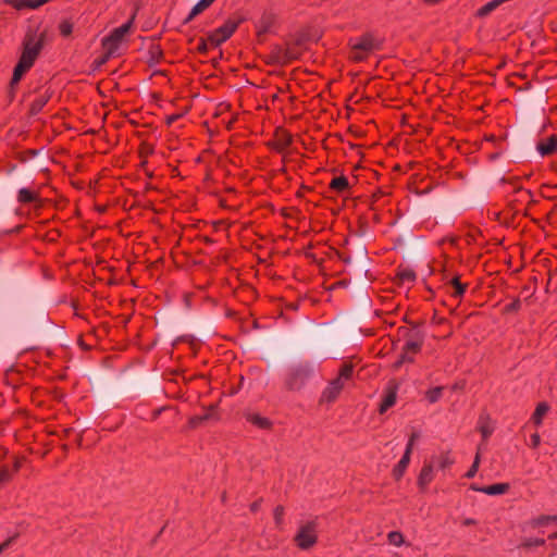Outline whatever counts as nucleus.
I'll return each mask as SVG.
<instances>
[{"mask_svg":"<svg viewBox=\"0 0 557 557\" xmlns=\"http://www.w3.org/2000/svg\"><path fill=\"white\" fill-rule=\"evenodd\" d=\"M399 278L403 283H411L414 281L416 275L411 270H403L399 272Z\"/></svg>","mask_w":557,"mask_h":557,"instance_id":"473e14b6","label":"nucleus"},{"mask_svg":"<svg viewBox=\"0 0 557 557\" xmlns=\"http://www.w3.org/2000/svg\"><path fill=\"white\" fill-rule=\"evenodd\" d=\"M177 119V115H171L168 117V124L173 123Z\"/></svg>","mask_w":557,"mask_h":557,"instance_id":"c03bdc74","label":"nucleus"},{"mask_svg":"<svg viewBox=\"0 0 557 557\" xmlns=\"http://www.w3.org/2000/svg\"><path fill=\"white\" fill-rule=\"evenodd\" d=\"M215 0H200L198 1L193 9L190 10L187 17L184 20L185 24L191 22L198 14L202 13L206 9H208Z\"/></svg>","mask_w":557,"mask_h":557,"instance_id":"4468645a","label":"nucleus"},{"mask_svg":"<svg viewBox=\"0 0 557 557\" xmlns=\"http://www.w3.org/2000/svg\"><path fill=\"white\" fill-rule=\"evenodd\" d=\"M286 55L284 47L274 46L270 51L269 62L280 65L286 64L288 63V57Z\"/></svg>","mask_w":557,"mask_h":557,"instance_id":"f8f14e48","label":"nucleus"},{"mask_svg":"<svg viewBox=\"0 0 557 557\" xmlns=\"http://www.w3.org/2000/svg\"><path fill=\"white\" fill-rule=\"evenodd\" d=\"M471 488L476 492H481L487 495H502L508 490V485L504 483H497L484 487L471 485Z\"/></svg>","mask_w":557,"mask_h":557,"instance_id":"ddd939ff","label":"nucleus"},{"mask_svg":"<svg viewBox=\"0 0 557 557\" xmlns=\"http://www.w3.org/2000/svg\"><path fill=\"white\" fill-rule=\"evenodd\" d=\"M451 284H453V287H454V292L451 293V295L454 297H460L463 295L465 290H466V285H463L462 283H460L459 278L458 277H454L451 280Z\"/></svg>","mask_w":557,"mask_h":557,"instance_id":"c85d7f7f","label":"nucleus"},{"mask_svg":"<svg viewBox=\"0 0 557 557\" xmlns=\"http://www.w3.org/2000/svg\"><path fill=\"white\" fill-rule=\"evenodd\" d=\"M545 541L543 539H528L523 542L524 547L542 546Z\"/></svg>","mask_w":557,"mask_h":557,"instance_id":"c9c22d12","label":"nucleus"},{"mask_svg":"<svg viewBox=\"0 0 557 557\" xmlns=\"http://www.w3.org/2000/svg\"><path fill=\"white\" fill-rule=\"evenodd\" d=\"M349 59L355 62L364 61L371 53L379 50L382 46L380 38L371 33H367L360 37L351 38L348 42Z\"/></svg>","mask_w":557,"mask_h":557,"instance_id":"f03ea898","label":"nucleus"},{"mask_svg":"<svg viewBox=\"0 0 557 557\" xmlns=\"http://www.w3.org/2000/svg\"><path fill=\"white\" fill-rule=\"evenodd\" d=\"M521 307V301L519 299H515L512 302L508 304L505 307L506 312L518 311Z\"/></svg>","mask_w":557,"mask_h":557,"instance_id":"e433bc0d","label":"nucleus"},{"mask_svg":"<svg viewBox=\"0 0 557 557\" xmlns=\"http://www.w3.org/2000/svg\"><path fill=\"white\" fill-rule=\"evenodd\" d=\"M330 188L336 193L343 194L349 188V182L345 176H336L330 183Z\"/></svg>","mask_w":557,"mask_h":557,"instance_id":"aec40b11","label":"nucleus"},{"mask_svg":"<svg viewBox=\"0 0 557 557\" xmlns=\"http://www.w3.org/2000/svg\"><path fill=\"white\" fill-rule=\"evenodd\" d=\"M59 30L63 37H67L73 32V24L70 21H62L59 25Z\"/></svg>","mask_w":557,"mask_h":557,"instance_id":"7c9ffc66","label":"nucleus"},{"mask_svg":"<svg viewBox=\"0 0 557 557\" xmlns=\"http://www.w3.org/2000/svg\"><path fill=\"white\" fill-rule=\"evenodd\" d=\"M18 467H20V463L16 461V462H15V470H17V469H18Z\"/></svg>","mask_w":557,"mask_h":557,"instance_id":"de8ad7c7","label":"nucleus"},{"mask_svg":"<svg viewBox=\"0 0 557 557\" xmlns=\"http://www.w3.org/2000/svg\"><path fill=\"white\" fill-rule=\"evenodd\" d=\"M443 387H434L426 392L425 397L429 403L434 404L442 397Z\"/></svg>","mask_w":557,"mask_h":557,"instance_id":"a878e982","label":"nucleus"},{"mask_svg":"<svg viewBox=\"0 0 557 557\" xmlns=\"http://www.w3.org/2000/svg\"><path fill=\"white\" fill-rule=\"evenodd\" d=\"M479 431L483 440H487L494 431V425L487 417L481 416L479 419Z\"/></svg>","mask_w":557,"mask_h":557,"instance_id":"412c9836","label":"nucleus"},{"mask_svg":"<svg viewBox=\"0 0 557 557\" xmlns=\"http://www.w3.org/2000/svg\"><path fill=\"white\" fill-rule=\"evenodd\" d=\"M296 545L301 549H308L317 543V524L313 521L302 524L295 535Z\"/></svg>","mask_w":557,"mask_h":557,"instance_id":"423d86ee","label":"nucleus"},{"mask_svg":"<svg viewBox=\"0 0 557 557\" xmlns=\"http://www.w3.org/2000/svg\"><path fill=\"white\" fill-rule=\"evenodd\" d=\"M245 418L249 423L261 430H268L272 426V422L268 418L259 414L258 412L249 411L245 413Z\"/></svg>","mask_w":557,"mask_h":557,"instance_id":"9d476101","label":"nucleus"},{"mask_svg":"<svg viewBox=\"0 0 557 557\" xmlns=\"http://www.w3.org/2000/svg\"><path fill=\"white\" fill-rule=\"evenodd\" d=\"M275 23V17L271 13H264L258 21L256 27L258 35L267 34L271 30Z\"/></svg>","mask_w":557,"mask_h":557,"instance_id":"9b49d317","label":"nucleus"},{"mask_svg":"<svg viewBox=\"0 0 557 557\" xmlns=\"http://www.w3.org/2000/svg\"><path fill=\"white\" fill-rule=\"evenodd\" d=\"M238 27V22L227 21L224 25L216 28L209 35V41L211 45L218 47L226 41Z\"/></svg>","mask_w":557,"mask_h":557,"instance_id":"0eeeda50","label":"nucleus"},{"mask_svg":"<svg viewBox=\"0 0 557 557\" xmlns=\"http://www.w3.org/2000/svg\"><path fill=\"white\" fill-rule=\"evenodd\" d=\"M541 444V437L537 433L531 435V446L536 448Z\"/></svg>","mask_w":557,"mask_h":557,"instance_id":"a19ab883","label":"nucleus"},{"mask_svg":"<svg viewBox=\"0 0 557 557\" xmlns=\"http://www.w3.org/2000/svg\"><path fill=\"white\" fill-rule=\"evenodd\" d=\"M508 0H492L490 2H487L486 4H484L483 7H481L476 13H475V16L478 17H485L487 16L488 14H491L493 11H495L499 5H502L503 3L507 2Z\"/></svg>","mask_w":557,"mask_h":557,"instance_id":"a211bd4d","label":"nucleus"},{"mask_svg":"<svg viewBox=\"0 0 557 557\" xmlns=\"http://www.w3.org/2000/svg\"><path fill=\"white\" fill-rule=\"evenodd\" d=\"M285 53L288 57V62L298 58V52L290 46L284 47Z\"/></svg>","mask_w":557,"mask_h":557,"instance_id":"4c0bfd02","label":"nucleus"},{"mask_svg":"<svg viewBox=\"0 0 557 557\" xmlns=\"http://www.w3.org/2000/svg\"><path fill=\"white\" fill-rule=\"evenodd\" d=\"M352 373V366L347 363L344 364L339 369L337 377L330 381L326 387L322 391L319 398V404L321 406H330L331 404H333L341 395L346 383L351 380Z\"/></svg>","mask_w":557,"mask_h":557,"instance_id":"7ed1b4c3","label":"nucleus"},{"mask_svg":"<svg viewBox=\"0 0 557 557\" xmlns=\"http://www.w3.org/2000/svg\"><path fill=\"white\" fill-rule=\"evenodd\" d=\"M48 2V0H30L29 9H37Z\"/></svg>","mask_w":557,"mask_h":557,"instance_id":"79ce46f5","label":"nucleus"},{"mask_svg":"<svg viewBox=\"0 0 557 557\" xmlns=\"http://www.w3.org/2000/svg\"><path fill=\"white\" fill-rule=\"evenodd\" d=\"M134 20L135 14L132 15L128 22L114 28L108 37L103 38L102 46L109 57L113 55L117 51L124 37L128 34Z\"/></svg>","mask_w":557,"mask_h":557,"instance_id":"39448f33","label":"nucleus"},{"mask_svg":"<svg viewBox=\"0 0 557 557\" xmlns=\"http://www.w3.org/2000/svg\"><path fill=\"white\" fill-rule=\"evenodd\" d=\"M549 410V406L546 404V403H540L533 414H532V422L536 425V426H540L543 422V418L546 416V413L548 412Z\"/></svg>","mask_w":557,"mask_h":557,"instance_id":"6ab92c4d","label":"nucleus"},{"mask_svg":"<svg viewBox=\"0 0 557 557\" xmlns=\"http://www.w3.org/2000/svg\"><path fill=\"white\" fill-rule=\"evenodd\" d=\"M410 457H411V455H407L406 453H404L401 459L395 466V468L393 470V474L396 480H399L404 475V473L410 462Z\"/></svg>","mask_w":557,"mask_h":557,"instance_id":"4be33fe9","label":"nucleus"},{"mask_svg":"<svg viewBox=\"0 0 557 557\" xmlns=\"http://www.w3.org/2000/svg\"><path fill=\"white\" fill-rule=\"evenodd\" d=\"M476 521L474 519H471V518H467L463 520V525H472V524H475Z\"/></svg>","mask_w":557,"mask_h":557,"instance_id":"37998d69","label":"nucleus"},{"mask_svg":"<svg viewBox=\"0 0 557 557\" xmlns=\"http://www.w3.org/2000/svg\"><path fill=\"white\" fill-rule=\"evenodd\" d=\"M434 467L433 463L425 461L418 476V486L421 490H425L428 485L434 480Z\"/></svg>","mask_w":557,"mask_h":557,"instance_id":"1a4fd4ad","label":"nucleus"},{"mask_svg":"<svg viewBox=\"0 0 557 557\" xmlns=\"http://www.w3.org/2000/svg\"><path fill=\"white\" fill-rule=\"evenodd\" d=\"M50 98V95L48 91H45L44 94H40L36 97V99L33 101L30 107V112L33 114H37L41 111V109L46 106Z\"/></svg>","mask_w":557,"mask_h":557,"instance_id":"5701e85b","label":"nucleus"},{"mask_svg":"<svg viewBox=\"0 0 557 557\" xmlns=\"http://www.w3.org/2000/svg\"><path fill=\"white\" fill-rule=\"evenodd\" d=\"M313 375L310 363H299L290 367L284 377V385L288 391L297 392L304 388Z\"/></svg>","mask_w":557,"mask_h":557,"instance_id":"20e7f679","label":"nucleus"},{"mask_svg":"<svg viewBox=\"0 0 557 557\" xmlns=\"http://www.w3.org/2000/svg\"><path fill=\"white\" fill-rule=\"evenodd\" d=\"M257 508H258V504H257V503H255V504H252V505H251V510H252V511L257 510Z\"/></svg>","mask_w":557,"mask_h":557,"instance_id":"49530a36","label":"nucleus"},{"mask_svg":"<svg viewBox=\"0 0 557 557\" xmlns=\"http://www.w3.org/2000/svg\"><path fill=\"white\" fill-rule=\"evenodd\" d=\"M212 411H208L207 413L202 416H195L189 419V425L190 428H196L200 425L203 421L211 419Z\"/></svg>","mask_w":557,"mask_h":557,"instance_id":"cd10ccee","label":"nucleus"},{"mask_svg":"<svg viewBox=\"0 0 557 557\" xmlns=\"http://www.w3.org/2000/svg\"><path fill=\"white\" fill-rule=\"evenodd\" d=\"M420 347H421V345L418 342H414V341L407 342L404 346V354H403L401 359L398 362V364L404 361H412L411 355L417 354L420 350Z\"/></svg>","mask_w":557,"mask_h":557,"instance_id":"dca6fc26","label":"nucleus"},{"mask_svg":"<svg viewBox=\"0 0 557 557\" xmlns=\"http://www.w3.org/2000/svg\"><path fill=\"white\" fill-rule=\"evenodd\" d=\"M15 537L16 536H11L9 539H7L4 542H2L0 544V555L7 549L10 547V545L15 541Z\"/></svg>","mask_w":557,"mask_h":557,"instance_id":"ea45409f","label":"nucleus"},{"mask_svg":"<svg viewBox=\"0 0 557 557\" xmlns=\"http://www.w3.org/2000/svg\"><path fill=\"white\" fill-rule=\"evenodd\" d=\"M479 465H480V454L476 453L472 466L470 467V469L466 473V478H468V479L473 478L476 474V472H478Z\"/></svg>","mask_w":557,"mask_h":557,"instance_id":"2f4dec72","label":"nucleus"},{"mask_svg":"<svg viewBox=\"0 0 557 557\" xmlns=\"http://www.w3.org/2000/svg\"><path fill=\"white\" fill-rule=\"evenodd\" d=\"M549 522H557V516H540L532 520V527H541L545 525Z\"/></svg>","mask_w":557,"mask_h":557,"instance_id":"bb28decb","label":"nucleus"},{"mask_svg":"<svg viewBox=\"0 0 557 557\" xmlns=\"http://www.w3.org/2000/svg\"><path fill=\"white\" fill-rule=\"evenodd\" d=\"M397 399V392L395 388H389L387 393L384 395L382 403L380 405V413L386 412L391 407H393Z\"/></svg>","mask_w":557,"mask_h":557,"instance_id":"f3484780","label":"nucleus"},{"mask_svg":"<svg viewBox=\"0 0 557 557\" xmlns=\"http://www.w3.org/2000/svg\"><path fill=\"white\" fill-rule=\"evenodd\" d=\"M557 149V139L552 136L537 144V151L541 156L552 154Z\"/></svg>","mask_w":557,"mask_h":557,"instance_id":"2eb2a0df","label":"nucleus"},{"mask_svg":"<svg viewBox=\"0 0 557 557\" xmlns=\"http://www.w3.org/2000/svg\"><path fill=\"white\" fill-rule=\"evenodd\" d=\"M419 437H420V434L418 432L411 433V435L409 436L406 449H405V453L407 455H411L413 445H414L416 441L419 440Z\"/></svg>","mask_w":557,"mask_h":557,"instance_id":"72a5a7b5","label":"nucleus"},{"mask_svg":"<svg viewBox=\"0 0 557 557\" xmlns=\"http://www.w3.org/2000/svg\"><path fill=\"white\" fill-rule=\"evenodd\" d=\"M283 516H284V508L282 506H277L274 509V520L278 528L283 524Z\"/></svg>","mask_w":557,"mask_h":557,"instance_id":"f704fd0d","label":"nucleus"},{"mask_svg":"<svg viewBox=\"0 0 557 557\" xmlns=\"http://www.w3.org/2000/svg\"><path fill=\"white\" fill-rule=\"evenodd\" d=\"M387 540H388L389 544L397 546V547L401 546L405 543L403 533H400L398 531L389 532L387 534Z\"/></svg>","mask_w":557,"mask_h":557,"instance_id":"393cba45","label":"nucleus"},{"mask_svg":"<svg viewBox=\"0 0 557 557\" xmlns=\"http://www.w3.org/2000/svg\"><path fill=\"white\" fill-rule=\"evenodd\" d=\"M11 479V474L7 468L0 470V485L8 482Z\"/></svg>","mask_w":557,"mask_h":557,"instance_id":"58836bf2","label":"nucleus"},{"mask_svg":"<svg viewBox=\"0 0 557 557\" xmlns=\"http://www.w3.org/2000/svg\"><path fill=\"white\" fill-rule=\"evenodd\" d=\"M4 3L16 10L29 9L30 0H4Z\"/></svg>","mask_w":557,"mask_h":557,"instance_id":"c756f323","label":"nucleus"},{"mask_svg":"<svg viewBox=\"0 0 557 557\" xmlns=\"http://www.w3.org/2000/svg\"><path fill=\"white\" fill-rule=\"evenodd\" d=\"M548 539L557 540V532L549 534Z\"/></svg>","mask_w":557,"mask_h":557,"instance_id":"a18cd8bd","label":"nucleus"},{"mask_svg":"<svg viewBox=\"0 0 557 557\" xmlns=\"http://www.w3.org/2000/svg\"><path fill=\"white\" fill-rule=\"evenodd\" d=\"M37 199V195L28 188H21L17 194V200L22 203H29Z\"/></svg>","mask_w":557,"mask_h":557,"instance_id":"b1692460","label":"nucleus"},{"mask_svg":"<svg viewBox=\"0 0 557 557\" xmlns=\"http://www.w3.org/2000/svg\"><path fill=\"white\" fill-rule=\"evenodd\" d=\"M45 34L28 33L23 40V51L14 67L12 84L21 81L23 75L34 65L45 42Z\"/></svg>","mask_w":557,"mask_h":557,"instance_id":"f257e3e1","label":"nucleus"},{"mask_svg":"<svg viewBox=\"0 0 557 557\" xmlns=\"http://www.w3.org/2000/svg\"><path fill=\"white\" fill-rule=\"evenodd\" d=\"M428 461L430 463H433L434 468L444 470L446 468H449L451 465H454L455 459L453 458L449 450H443V451H440L438 454L432 455Z\"/></svg>","mask_w":557,"mask_h":557,"instance_id":"6e6552de","label":"nucleus"}]
</instances>
